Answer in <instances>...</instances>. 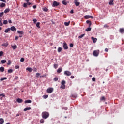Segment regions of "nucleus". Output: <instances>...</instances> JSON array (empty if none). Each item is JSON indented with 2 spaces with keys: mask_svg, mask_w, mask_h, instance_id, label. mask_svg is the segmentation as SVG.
<instances>
[{
  "mask_svg": "<svg viewBox=\"0 0 124 124\" xmlns=\"http://www.w3.org/2000/svg\"><path fill=\"white\" fill-rule=\"evenodd\" d=\"M49 116H50V114H49V112L47 111H44L42 113V117L43 119H45V120L48 119V118H49Z\"/></svg>",
  "mask_w": 124,
  "mask_h": 124,
  "instance_id": "nucleus-1",
  "label": "nucleus"
},
{
  "mask_svg": "<svg viewBox=\"0 0 124 124\" xmlns=\"http://www.w3.org/2000/svg\"><path fill=\"white\" fill-rule=\"evenodd\" d=\"M65 80H62L61 82V85L60 86V89H62V90H64L66 88L65 86Z\"/></svg>",
  "mask_w": 124,
  "mask_h": 124,
  "instance_id": "nucleus-2",
  "label": "nucleus"
},
{
  "mask_svg": "<svg viewBox=\"0 0 124 124\" xmlns=\"http://www.w3.org/2000/svg\"><path fill=\"white\" fill-rule=\"evenodd\" d=\"M93 55L94 57H98V55H99V50H94Z\"/></svg>",
  "mask_w": 124,
  "mask_h": 124,
  "instance_id": "nucleus-3",
  "label": "nucleus"
},
{
  "mask_svg": "<svg viewBox=\"0 0 124 124\" xmlns=\"http://www.w3.org/2000/svg\"><path fill=\"white\" fill-rule=\"evenodd\" d=\"M46 92L47 93H52V92H54V88H49L47 89Z\"/></svg>",
  "mask_w": 124,
  "mask_h": 124,
  "instance_id": "nucleus-4",
  "label": "nucleus"
},
{
  "mask_svg": "<svg viewBox=\"0 0 124 124\" xmlns=\"http://www.w3.org/2000/svg\"><path fill=\"white\" fill-rule=\"evenodd\" d=\"M59 5H60V3L55 1L53 3L52 7H56V6H59Z\"/></svg>",
  "mask_w": 124,
  "mask_h": 124,
  "instance_id": "nucleus-5",
  "label": "nucleus"
},
{
  "mask_svg": "<svg viewBox=\"0 0 124 124\" xmlns=\"http://www.w3.org/2000/svg\"><path fill=\"white\" fill-rule=\"evenodd\" d=\"M64 75H66V76H70L71 75V72L69 71H65L64 72Z\"/></svg>",
  "mask_w": 124,
  "mask_h": 124,
  "instance_id": "nucleus-6",
  "label": "nucleus"
},
{
  "mask_svg": "<svg viewBox=\"0 0 124 124\" xmlns=\"http://www.w3.org/2000/svg\"><path fill=\"white\" fill-rule=\"evenodd\" d=\"M63 47L64 50H67L68 49V46H67V44L66 43H63Z\"/></svg>",
  "mask_w": 124,
  "mask_h": 124,
  "instance_id": "nucleus-7",
  "label": "nucleus"
},
{
  "mask_svg": "<svg viewBox=\"0 0 124 124\" xmlns=\"http://www.w3.org/2000/svg\"><path fill=\"white\" fill-rule=\"evenodd\" d=\"M84 18L85 19H93V16H90V15H86L84 16Z\"/></svg>",
  "mask_w": 124,
  "mask_h": 124,
  "instance_id": "nucleus-8",
  "label": "nucleus"
},
{
  "mask_svg": "<svg viewBox=\"0 0 124 124\" xmlns=\"http://www.w3.org/2000/svg\"><path fill=\"white\" fill-rule=\"evenodd\" d=\"M10 29L12 31H17V29L16 28L15 26H12Z\"/></svg>",
  "mask_w": 124,
  "mask_h": 124,
  "instance_id": "nucleus-9",
  "label": "nucleus"
},
{
  "mask_svg": "<svg viewBox=\"0 0 124 124\" xmlns=\"http://www.w3.org/2000/svg\"><path fill=\"white\" fill-rule=\"evenodd\" d=\"M92 40L93 41V43H95L97 41V39L93 37H91Z\"/></svg>",
  "mask_w": 124,
  "mask_h": 124,
  "instance_id": "nucleus-10",
  "label": "nucleus"
},
{
  "mask_svg": "<svg viewBox=\"0 0 124 124\" xmlns=\"http://www.w3.org/2000/svg\"><path fill=\"white\" fill-rule=\"evenodd\" d=\"M26 70H28L29 72H32V68L28 67L26 68Z\"/></svg>",
  "mask_w": 124,
  "mask_h": 124,
  "instance_id": "nucleus-11",
  "label": "nucleus"
},
{
  "mask_svg": "<svg viewBox=\"0 0 124 124\" xmlns=\"http://www.w3.org/2000/svg\"><path fill=\"white\" fill-rule=\"evenodd\" d=\"M16 101L18 103H22V102H23V99H22L21 98H18L16 99Z\"/></svg>",
  "mask_w": 124,
  "mask_h": 124,
  "instance_id": "nucleus-12",
  "label": "nucleus"
},
{
  "mask_svg": "<svg viewBox=\"0 0 124 124\" xmlns=\"http://www.w3.org/2000/svg\"><path fill=\"white\" fill-rule=\"evenodd\" d=\"M31 107H27V108H25L24 109V112H26V111H28L29 110H31Z\"/></svg>",
  "mask_w": 124,
  "mask_h": 124,
  "instance_id": "nucleus-13",
  "label": "nucleus"
},
{
  "mask_svg": "<svg viewBox=\"0 0 124 124\" xmlns=\"http://www.w3.org/2000/svg\"><path fill=\"white\" fill-rule=\"evenodd\" d=\"M108 4L109 5H114V0H110Z\"/></svg>",
  "mask_w": 124,
  "mask_h": 124,
  "instance_id": "nucleus-14",
  "label": "nucleus"
},
{
  "mask_svg": "<svg viewBox=\"0 0 124 124\" xmlns=\"http://www.w3.org/2000/svg\"><path fill=\"white\" fill-rule=\"evenodd\" d=\"M62 71V68H59L57 71L58 73H61Z\"/></svg>",
  "mask_w": 124,
  "mask_h": 124,
  "instance_id": "nucleus-15",
  "label": "nucleus"
},
{
  "mask_svg": "<svg viewBox=\"0 0 124 124\" xmlns=\"http://www.w3.org/2000/svg\"><path fill=\"white\" fill-rule=\"evenodd\" d=\"M32 101L31 100H27L24 101V103H31Z\"/></svg>",
  "mask_w": 124,
  "mask_h": 124,
  "instance_id": "nucleus-16",
  "label": "nucleus"
},
{
  "mask_svg": "<svg viewBox=\"0 0 124 124\" xmlns=\"http://www.w3.org/2000/svg\"><path fill=\"white\" fill-rule=\"evenodd\" d=\"M6 4L4 3H1L0 4V7H1V8H2L3 7H5Z\"/></svg>",
  "mask_w": 124,
  "mask_h": 124,
  "instance_id": "nucleus-17",
  "label": "nucleus"
},
{
  "mask_svg": "<svg viewBox=\"0 0 124 124\" xmlns=\"http://www.w3.org/2000/svg\"><path fill=\"white\" fill-rule=\"evenodd\" d=\"M11 30L10 28H8L7 29H5V30L4 31V32H5L6 33H7V32L10 31Z\"/></svg>",
  "mask_w": 124,
  "mask_h": 124,
  "instance_id": "nucleus-18",
  "label": "nucleus"
},
{
  "mask_svg": "<svg viewBox=\"0 0 124 124\" xmlns=\"http://www.w3.org/2000/svg\"><path fill=\"white\" fill-rule=\"evenodd\" d=\"M86 23L89 24V27H91V26H92V22L91 21L87 20Z\"/></svg>",
  "mask_w": 124,
  "mask_h": 124,
  "instance_id": "nucleus-19",
  "label": "nucleus"
},
{
  "mask_svg": "<svg viewBox=\"0 0 124 124\" xmlns=\"http://www.w3.org/2000/svg\"><path fill=\"white\" fill-rule=\"evenodd\" d=\"M119 32L121 33H124V28H120L119 30Z\"/></svg>",
  "mask_w": 124,
  "mask_h": 124,
  "instance_id": "nucleus-20",
  "label": "nucleus"
},
{
  "mask_svg": "<svg viewBox=\"0 0 124 124\" xmlns=\"http://www.w3.org/2000/svg\"><path fill=\"white\" fill-rule=\"evenodd\" d=\"M2 46H4V47H7L8 46V42L2 44Z\"/></svg>",
  "mask_w": 124,
  "mask_h": 124,
  "instance_id": "nucleus-21",
  "label": "nucleus"
},
{
  "mask_svg": "<svg viewBox=\"0 0 124 124\" xmlns=\"http://www.w3.org/2000/svg\"><path fill=\"white\" fill-rule=\"evenodd\" d=\"M74 3L76 6H79V5H80V2L75 1Z\"/></svg>",
  "mask_w": 124,
  "mask_h": 124,
  "instance_id": "nucleus-22",
  "label": "nucleus"
},
{
  "mask_svg": "<svg viewBox=\"0 0 124 124\" xmlns=\"http://www.w3.org/2000/svg\"><path fill=\"white\" fill-rule=\"evenodd\" d=\"M4 123V120L2 118L0 119V124H2Z\"/></svg>",
  "mask_w": 124,
  "mask_h": 124,
  "instance_id": "nucleus-23",
  "label": "nucleus"
},
{
  "mask_svg": "<svg viewBox=\"0 0 124 124\" xmlns=\"http://www.w3.org/2000/svg\"><path fill=\"white\" fill-rule=\"evenodd\" d=\"M62 3L64 5H67V2H66V0H63L62 2Z\"/></svg>",
  "mask_w": 124,
  "mask_h": 124,
  "instance_id": "nucleus-24",
  "label": "nucleus"
},
{
  "mask_svg": "<svg viewBox=\"0 0 124 124\" xmlns=\"http://www.w3.org/2000/svg\"><path fill=\"white\" fill-rule=\"evenodd\" d=\"M17 33H19V34H21V35H22V34H24V32L23 31H18Z\"/></svg>",
  "mask_w": 124,
  "mask_h": 124,
  "instance_id": "nucleus-25",
  "label": "nucleus"
},
{
  "mask_svg": "<svg viewBox=\"0 0 124 124\" xmlns=\"http://www.w3.org/2000/svg\"><path fill=\"white\" fill-rule=\"evenodd\" d=\"M40 22H37L36 24V26L37 27V28H38L39 29H40Z\"/></svg>",
  "mask_w": 124,
  "mask_h": 124,
  "instance_id": "nucleus-26",
  "label": "nucleus"
},
{
  "mask_svg": "<svg viewBox=\"0 0 124 124\" xmlns=\"http://www.w3.org/2000/svg\"><path fill=\"white\" fill-rule=\"evenodd\" d=\"M0 71L1 72H3L4 71V67H1L0 68Z\"/></svg>",
  "mask_w": 124,
  "mask_h": 124,
  "instance_id": "nucleus-27",
  "label": "nucleus"
},
{
  "mask_svg": "<svg viewBox=\"0 0 124 124\" xmlns=\"http://www.w3.org/2000/svg\"><path fill=\"white\" fill-rule=\"evenodd\" d=\"M69 24H70V21H69L68 22H64V25L66 26H69Z\"/></svg>",
  "mask_w": 124,
  "mask_h": 124,
  "instance_id": "nucleus-28",
  "label": "nucleus"
},
{
  "mask_svg": "<svg viewBox=\"0 0 124 124\" xmlns=\"http://www.w3.org/2000/svg\"><path fill=\"white\" fill-rule=\"evenodd\" d=\"M43 11H45V12H47V11H48V8H47L46 7H44L43 8Z\"/></svg>",
  "mask_w": 124,
  "mask_h": 124,
  "instance_id": "nucleus-29",
  "label": "nucleus"
},
{
  "mask_svg": "<svg viewBox=\"0 0 124 124\" xmlns=\"http://www.w3.org/2000/svg\"><path fill=\"white\" fill-rule=\"evenodd\" d=\"M11 47L12 48H13V49H14V50H15V49L17 48V45H15L14 46H12Z\"/></svg>",
  "mask_w": 124,
  "mask_h": 124,
  "instance_id": "nucleus-30",
  "label": "nucleus"
},
{
  "mask_svg": "<svg viewBox=\"0 0 124 124\" xmlns=\"http://www.w3.org/2000/svg\"><path fill=\"white\" fill-rule=\"evenodd\" d=\"M62 47H58V53H60V52H62Z\"/></svg>",
  "mask_w": 124,
  "mask_h": 124,
  "instance_id": "nucleus-31",
  "label": "nucleus"
},
{
  "mask_svg": "<svg viewBox=\"0 0 124 124\" xmlns=\"http://www.w3.org/2000/svg\"><path fill=\"white\" fill-rule=\"evenodd\" d=\"M91 30H92V28H91V27H88V28H87L85 30V31H91Z\"/></svg>",
  "mask_w": 124,
  "mask_h": 124,
  "instance_id": "nucleus-32",
  "label": "nucleus"
},
{
  "mask_svg": "<svg viewBox=\"0 0 124 124\" xmlns=\"http://www.w3.org/2000/svg\"><path fill=\"white\" fill-rule=\"evenodd\" d=\"M2 19L0 18V26H3V24L2 23Z\"/></svg>",
  "mask_w": 124,
  "mask_h": 124,
  "instance_id": "nucleus-33",
  "label": "nucleus"
},
{
  "mask_svg": "<svg viewBox=\"0 0 124 124\" xmlns=\"http://www.w3.org/2000/svg\"><path fill=\"white\" fill-rule=\"evenodd\" d=\"M1 62L2 64H4L6 62V60H2L1 61Z\"/></svg>",
  "mask_w": 124,
  "mask_h": 124,
  "instance_id": "nucleus-34",
  "label": "nucleus"
},
{
  "mask_svg": "<svg viewBox=\"0 0 124 124\" xmlns=\"http://www.w3.org/2000/svg\"><path fill=\"white\" fill-rule=\"evenodd\" d=\"M9 11H10V10L9 9H6L4 10V13H7V12H9Z\"/></svg>",
  "mask_w": 124,
  "mask_h": 124,
  "instance_id": "nucleus-35",
  "label": "nucleus"
},
{
  "mask_svg": "<svg viewBox=\"0 0 124 124\" xmlns=\"http://www.w3.org/2000/svg\"><path fill=\"white\" fill-rule=\"evenodd\" d=\"M58 80H59V78H58V77H55L53 78V80L54 81V82H57Z\"/></svg>",
  "mask_w": 124,
  "mask_h": 124,
  "instance_id": "nucleus-36",
  "label": "nucleus"
},
{
  "mask_svg": "<svg viewBox=\"0 0 124 124\" xmlns=\"http://www.w3.org/2000/svg\"><path fill=\"white\" fill-rule=\"evenodd\" d=\"M3 23L4 25H7V23H8V21L7 20H5L3 21Z\"/></svg>",
  "mask_w": 124,
  "mask_h": 124,
  "instance_id": "nucleus-37",
  "label": "nucleus"
},
{
  "mask_svg": "<svg viewBox=\"0 0 124 124\" xmlns=\"http://www.w3.org/2000/svg\"><path fill=\"white\" fill-rule=\"evenodd\" d=\"M8 73H12L13 72V70L12 69L8 70Z\"/></svg>",
  "mask_w": 124,
  "mask_h": 124,
  "instance_id": "nucleus-38",
  "label": "nucleus"
},
{
  "mask_svg": "<svg viewBox=\"0 0 124 124\" xmlns=\"http://www.w3.org/2000/svg\"><path fill=\"white\" fill-rule=\"evenodd\" d=\"M48 95H44L43 96V98L45 99H46V98H48Z\"/></svg>",
  "mask_w": 124,
  "mask_h": 124,
  "instance_id": "nucleus-39",
  "label": "nucleus"
},
{
  "mask_svg": "<svg viewBox=\"0 0 124 124\" xmlns=\"http://www.w3.org/2000/svg\"><path fill=\"white\" fill-rule=\"evenodd\" d=\"M7 79V78L6 77L2 78L0 79V81H3L4 80H6Z\"/></svg>",
  "mask_w": 124,
  "mask_h": 124,
  "instance_id": "nucleus-40",
  "label": "nucleus"
},
{
  "mask_svg": "<svg viewBox=\"0 0 124 124\" xmlns=\"http://www.w3.org/2000/svg\"><path fill=\"white\" fill-rule=\"evenodd\" d=\"M83 36H85V34H82L79 36H78V38H83Z\"/></svg>",
  "mask_w": 124,
  "mask_h": 124,
  "instance_id": "nucleus-41",
  "label": "nucleus"
},
{
  "mask_svg": "<svg viewBox=\"0 0 124 124\" xmlns=\"http://www.w3.org/2000/svg\"><path fill=\"white\" fill-rule=\"evenodd\" d=\"M68 108L66 107H63L62 108V110H65V111H66V110H67Z\"/></svg>",
  "mask_w": 124,
  "mask_h": 124,
  "instance_id": "nucleus-42",
  "label": "nucleus"
},
{
  "mask_svg": "<svg viewBox=\"0 0 124 124\" xmlns=\"http://www.w3.org/2000/svg\"><path fill=\"white\" fill-rule=\"evenodd\" d=\"M3 56V51H0V57H2Z\"/></svg>",
  "mask_w": 124,
  "mask_h": 124,
  "instance_id": "nucleus-43",
  "label": "nucleus"
},
{
  "mask_svg": "<svg viewBox=\"0 0 124 124\" xmlns=\"http://www.w3.org/2000/svg\"><path fill=\"white\" fill-rule=\"evenodd\" d=\"M5 97V94L4 93L0 94V97Z\"/></svg>",
  "mask_w": 124,
  "mask_h": 124,
  "instance_id": "nucleus-44",
  "label": "nucleus"
},
{
  "mask_svg": "<svg viewBox=\"0 0 124 124\" xmlns=\"http://www.w3.org/2000/svg\"><path fill=\"white\" fill-rule=\"evenodd\" d=\"M3 14H4V13L3 12L0 13V17H2V16H3Z\"/></svg>",
  "mask_w": 124,
  "mask_h": 124,
  "instance_id": "nucleus-45",
  "label": "nucleus"
},
{
  "mask_svg": "<svg viewBox=\"0 0 124 124\" xmlns=\"http://www.w3.org/2000/svg\"><path fill=\"white\" fill-rule=\"evenodd\" d=\"M20 62H25V58H21L20 59Z\"/></svg>",
  "mask_w": 124,
  "mask_h": 124,
  "instance_id": "nucleus-46",
  "label": "nucleus"
},
{
  "mask_svg": "<svg viewBox=\"0 0 124 124\" xmlns=\"http://www.w3.org/2000/svg\"><path fill=\"white\" fill-rule=\"evenodd\" d=\"M27 5H28V4H27V3H24L23 5V7L26 8V7H27Z\"/></svg>",
  "mask_w": 124,
  "mask_h": 124,
  "instance_id": "nucleus-47",
  "label": "nucleus"
},
{
  "mask_svg": "<svg viewBox=\"0 0 124 124\" xmlns=\"http://www.w3.org/2000/svg\"><path fill=\"white\" fill-rule=\"evenodd\" d=\"M10 64H11V61L10 60H8L7 65H10Z\"/></svg>",
  "mask_w": 124,
  "mask_h": 124,
  "instance_id": "nucleus-48",
  "label": "nucleus"
},
{
  "mask_svg": "<svg viewBox=\"0 0 124 124\" xmlns=\"http://www.w3.org/2000/svg\"><path fill=\"white\" fill-rule=\"evenodd\" d=\"M36 77H39V76H40V73H37L36 74Z\"/></svg>",
  "mask_w": 124,
  "mask_h": 124,
  "instance_id": "nucleus-49",
  "label": "nucleus"
},
{
  "mask_svg": "<svg viewBox=\"0 0 124 124\" xmlns=\"http://www.w3.org/2000/svg\"><path fill=\"white\" fill-rule=\"evenodd\" d=\"M15 68H16V69H19V68H20V66L16 65L15 66Z\"/></svg>",
  "mask_w": 124,
  "mask_h": 124,
  "instance_id": "nucleus-50",
  "label": "nucleus"
},
{
  "mask_svg": "<svg viewBox=\"0 0 124 124\" xmlns=\"http://www.w3.org/2000/svg\"><path fill=\"white\" fill-rule=\"evenodd\" d=\"M40 123H41V124H43V123H44V120L41 119L40 121Z\"/></svg>",
  "mask_w": 124,
  "mask_h": 124,
  "instance_id": "nucleus-51",
  "label": "nucleus"
},
{
  "mask_svg": "<svg viewBox=\"0 0 124 124\" xmlns=\"http://www.w3.org/2000/svg\"><path fill=\"white\" fill-rule=\"evenodd\" d=\"M33 21L34 22V24H36V22H37V20H36V19H33Z\"/></svg>",
  "mask_w": 124,
  "mask_h": 124,
  "instance_id": "nucleus-52",
  "label": "nucleus"
},
{
  "mask_svg": "<svg viewBox=\"0 0 124 124\" xmlns=\"http://www.w3.org/2000/svg\"><path fill=\"white\" fill-rule=\"evenodd\" d=\"M54 67L56 69V68H58V64H54Z\"/></svg>",
  "mask_w": 124,
  "mask_h": 124,
  "instance_id": "nucleus-53",
  "label": "nucleus"
},
{
  "mask_svg": "<svg viewBox=\"0 0 124 124\" xmlns=\"http://www.w3.org/2000/svg\"><path fill=\"white\" fill-rule=\"evenodd\" d=\"M92 81L93 82H95V78L94 77L92 78Z\"/></svg>",
  "mask_w": 124,
  "mask_h": 124,
  "instance_id": "nucleus-54",
  "label": "nucleus"
},
{
  "mask_svg": "<svg viewBox=\"0 0 124 124\" xmlns=\"http://www.w3.org/2000/svg\"><path fill=\"white\" fill-rule=\"evenodd\" d=\"M101 100H105V97L104 96H102L101 98Z\"/></svg>",
  "mask_w": 124,
  "mask_h": 124,
  "instance_id": "nucleus-55",
  "label": "nucleus"
},
{
  "mask_svg": "<svg viewBox=\"0 0 124 124\" xmlns=\"http://www.w3.org/2000/svg\"><path fill=\"white\" fill-rule=\"evenodd\" d=\"M18 79H19V77H18V76H16L15 77V80H18Z\"/></svg>",
  "mask_w": 124,
  "mask_h": 124,
  "instance_id": "nucleus-56",
  "label": "nucleus"
},
{
  "mask_svg": "<svg viewBox=\"0 0 124 124\" xmlns=\"http://www.w3.org/2000/svg\"><path fill=\"white\" fill-rule=\"evenodd\" d=\"M70 47H71V48H72V47H73V44L72 43L70 44Z\"/></svg>",
  "mask_w": 124,
  "mask_h": 124,
  "instance_id": "nucleus-57",
  "label": "nucleus"
},
{
  "mask_svg": "<svg viewBox=\"0 0 124 124\" xmlns=\"http://www.w3.org/2000/svg\"><path fill=\"white\" fill-rule=\"evenodd\" d=\"M18 39H19V37L17 36H16L15 37L16 40H18Z\"/></svg>",
  "mask_w": 124,
  "mask_h": 124,
  "instance_id": "nucleus-58",
  "label": "nucleus"
},
{
  "mask_svg": "<svg viewBox=\"0 0 124 124\" xmlns=\"http://www.w3.org/2000/svg\"><path fill=\"white\" fill-rule=\"evenodd\" d=\"M105 52H108V48H105Z\"/></svg>",
  "mask_w": 124,
  "mask_h": 124,
  "instance_id": "nucleus-59",
  "label": "nucleus"
},
{
  "mask_svg": "<svg viewBox=\"0 0 124 124\" xmlns=\"http://www.w3.org/2000/svg\"><path fill=\"white\" fill-rule=\"evenodd\" d=\"M33 70H34V71H35V72H36V71H37V69H36V68H34Z\"/></svg>",
  "mask_w": 124,
  "mask_h": 124,
  "instance_id": "nucleus-60",
  "label": "nucleus"
},
{
  "mask_svg": "<svg viewBox=\"0 0 124 124\" xmlns=\"http://www.w3.org/2000/svg\"><path fill=\"white\" fill-rule=\"evenodd\" d=\"M71 79H74V76H71Z\"/></svg>",
  "mask_w": 124,
  "mask_h": 124,
  "instance_id": "nucleus-61",
  "label": "nucleus"
},
{
  "mask_svg": "<svg viewBox=\"0 0 124 124\" xmlns=\"http://www.w3.org/2000/svg\"><path fill=\"white\" fill-rule=\"evenodd\" d=\"M74 11H73V10H71V11H70V13H71L72 14H73V13H74Z\"/></svg>",
  "mask_w": 124,
  "mask_h": 124,
  "instance_id": "nucleus-62",
  "label": "nucleus"
},
{
  "mask_svg": "<svg viewBox=\"0 0 124 124\" xmlns=\"http://www.w3.org/2000/svg\"><path fill=\"white\" fill-rule=\"evenodd\" d=\"M27 4V5H31V3L28 2Z\"/></svg>",
  "mask_w": 124,
  "mask_h": 124,
  "instance_id": "nucleus-63",
  "label": "nucleus"
},
{
  "mask_svg": "<svg viewBox=\"0 0 124 124\" xmlns=\"http://www.w3.org/2000/svg\"><path fill=\"white\" fill-rule=\"evenodd\" d=\"M33 8H34V9H35V8H36V5L33 6Z\"/></svg>",
  "mask_w": 124,
  "mask_h": 124,
  "instance_id": "nucleus-64",
  "label": "nucleus"
}]
</instances>
